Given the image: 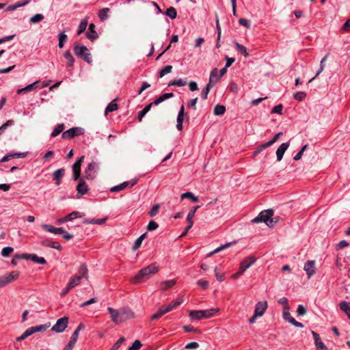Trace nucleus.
<instances>
[{"mask_svg": "<svg viewBox=\"0 0 350 350\" xmlns=\"http://www.w3.org/2000/svg\"><path fill=\"white\" fill-rule=\"evenodd\" d=\"M107 310L111 314L112 321L116 324H120L134 317L133 313L127 308L116 310L111 307H108Z\"/></svg>", "mask_w": 350, "mask_h": 350, "instance_id": "f257e3e1", "label": "nucleus"}, {"mask_svg": "<svg viewBox=\"0 0 350 350\" xmlns=\"http://www.w3.org/2000/svg\"><path fill=\"white\" fill-rule=\"evenodd\" d=\"M158 271V266L156 263H152L139 271L137 274L132 278L131 282L133 284L142 282L144 280L150 278L151 275L155 274Z\"/></svg>", "mask_w": 350, "mask_h": 350, "instance_id": "f03ea898", "label": "nucleus"}, {"mask_svg": "<svg viewBox=\"0 0 350 350\" xmlns=\"http://www.w3.org/2000/svg\"><path fill=\"white\" fill-rule=\"evenodd\" d=\"M79 275H75L70 278L68 285L72 289L81 283L82 278H88V270L85 264H81L78 271Z\"/></svg>", "mask_w": 350, "mask_h": 350, "instance_id": "7ed1b4c3", "label": "nucleus"}, {"mask_svg": "<svg viewBox=\"0 0 350 350\" xmlns=\"http://www.w3.org/2000/svg\"><path fill=\"white\" fill-rule=\"evenodd\" d=\"M219 311V309L217 308L202 310H191L189 316L191 320H201L202 319H209Z\"/></svg>", "mask_w": 350, "mask_h": 350, "instance_id": "20e7f679", "label": "nucleus"}, {"mask_svg": "<svg viewBox=\"0 0 350 350\" xmlns=\"http://www.w3.org/2000/svg\"><path fill=\"white\" fill-rule=\"evenodd\" d=\"M273 211L271 209L263 211L259 213V215L255 217L252 222H265L269 227L273 226Z\"/></svg>", "mask_w": 350, "mask_h": 350, "instance_id": "39448f33", "label": "nucleus"}, {"mask_svg": "<svg viewBox=\"0 0 350 350\" xmlns=\"http://www.w3.org/2000/svg\"><path fill=\"white\" fill-rule=\"evenodd\" d=\"M75 54L79 58L83 59L88 63L92 62L91 54L89 52L88 49L84 45H79L75 44L73 47Z\"/></svg>", "mask_w": 350, "mask_h": 350, "instance_id": "423d86ee", "label": "nucleus"}, {"mask_svg": "<svg viewBox=\"0 0 350 350\" xmlns=\"http://www.w3.org/2000/svg\"><path fill=\"white\" fill-rule=\"evenodd\" d=\"M256 258L254 256H249L244 258L240 263L239 270L232 275V279L239 278L247 269H249L254 262Z\"/></svg>", "mask_w": 350, "mask_h": 350, "instance_id": "0eeeda50", "label": "nucleus"}, {"mask_svg": "<svg viewBox=\"0 0 350 350\" xmlns=\"http://www.w3.org/2000/svg\"><path fill=\"white\" fill-rule=\"evenodd\" d=\"M98 170V163L94 161L88 164L84 170V176L83 178L87 180H93L96 176V172Z\"/></svg>", "mask_w": 350, "mask_h": 350, "instance_id": "6e6552de", "label": "nucleus"}, {"mask_svg": "<svg viewBox=\"0 0 350 350\" xmlns=\"http://www.w3.org/2000/svg\"><path fill=\"white\" fill-rule=\"evenodd\" d=\"M84 133V129L81 127H73L71 128L62 134V137L63 139H70L74 138L76 136H79L83 135Z\"/></svg>", "mask_w": 350, "mask_h": 350, "instance_id": "1a4fd4ad", "label": "nucleus"}, {"mask_svg": "<svg viewBox=\"0 0 350 350\" xmlns=\"http://www.w3.org/2000/svg\"><path fill=\"white\" fill-rule=\"evenodd\" d=\"M68 324V318L64 317L57 319L56 323L52 327L51 330L56 333H62L66 329Z\"/></svg>", "mask_w": 350, "mask_h": 350, "instance_id": "9d476101", "label": "nucleus"}, {"mask_svg": "<svg viewBox=\"0 0 350 350\" xmlns=\"http://www.w3.org/2000/svg\"><path fill=\"white\" fill-rule=\"evenodd\" d=\"M18 277L17 271H12L10 273L0 276V288H2L12 281L16 280Z\"/></svg>", "mask_w": 350, "mask_h": 350, "instance_id": "9b49d317", "label": "nucleus"}, {"mask_svg": "<svg viewBox=\"0 0 350 350\" xmlns=\"http://www.w3.org/2000/svg\"><path fill=\"white\" fill-rule=\"evenodd\" d=\"M85 157H80L76 162L72 165V174H73V180H77L79 179L81 176V166L84 160Z\"/></svg>", "mask_w": 350, "mask_h": 350, "instance_id": "f8f14e48", "label": "nucleus"}, {"mask_svg": "<svg viewBox=\"0 0 350 350\" xmlns=\"http://www.w3.org/2000/svg\"><path fill=\"white\" fill-rule=\"evenodd\" d=\"M137 183V179H133V180H131L129 181H125L120 185L113 187L111 189V192L120 191L124 189L125 188H126L127 187H133Z\"/></svg>", "mask_w": 350, "mask_h": 350, "instance_id": "ddd939ff", "label": "nucleus"}, {"mask_svg": "<svg viewBox=\"0 0 350 350\" xmlns=\"http://www.w3.org/2000/svg\"><path fill=\"white\" fill-rule=\"evenodd\" d=\"M308 278H310L316 273L315 262L314 260L307 261L304 267Z\"/></svg>", "mask_w": 350, "mask_h": 350, "instance_id": "4468645a", "label": "nucleus"}, {"mask_svg": "<svg viewBox=\"0 0 350 350\" xmlns=\"http://www.w3.org/2000/svg\"><path fill=\"white\" fill-rule=\"evenodd\" d=\"M267 302L266 301L258 302L256 304L254 310V314H256V317H262L267 310Z\"/></svg>", "mask_w": 350, "mask_h": 350, "instance_id": "2eb2a0df", "label": "nucleus"}, {"mask_svg": "<svg viewBox=\"0 0 350 350\" xmlns=\"http://www.w3.org/2000/svg\"><path fill=\"white\" fill-rule=\"evenodd\" d=\"M78 180H79V183L76 188L78 193H79L81 195L86 194L89 191V187L86 184V183L84 180V178H79V179H78Z\"/></svg>", "mask_w": 350, "mask_h": 350, "instance_id": "dca6fc26", "label": "nucleus"}, {"mask_svg": "<svg viewBox=\"0 0 350 350\" xmlns=\"http://www.w3.org/2000/svg\"><path fill=\"white\" fill-rule=\"evenodd\" d=\"M312 334L314 338V344H315L317 350H320V349L327 350V348L325 345V344L323 342V341L321 340L319 334H317V332H315L314 331H312Z\"/></svg>", "mask_w": 350, "mask_h": 350, "instance_id": "f3484780", "label": "nucleus"}, {"mask_svg": "<svg viewBox=\"0 0 350 350\" xmlns=\"http://www.w3.org/2000/svg\"><path fill=\"white\" fill-rule=\"evenodd\" d=\"M41 227L43 230L55 234H61L64 232V229L63 228H56L49 224H42Z\"/></svg>", "mask_w": 350, "mask_h": 350, "instance_id": "a211bd4d", "label": "nucleus"}, {"mask_svg": "<svg viewBox=\"0 0 350 350\" xmlns=\"http://www.w3.org/2000/svg\"><path fill=\"white\" fill-rule=\"evenodd\" d=\"M290 143L289 142H285L282 143L279 148L276 150V156H277V160L278 161H281L283 158L284 154L286 152V150L289 147Z\"/></svg>", "mask_w": 350, "mask_h": 350, "instance_id": "6ab92c4d", "label": "nucleus"}, {"mask_svg": "<svg viewBox=\"0 0 350 350\" xmlns=\"http://www.w3.org/2000/svg\"><path fill=\"white\" fill-rule=\"evenodd\" d=\"M39 83H40V81H36L27 85L26 87L23 88L18 89L16 92L18 94H25L28 92H31L38 88V84Z\"/></svg>", "mask_w": 350, "mask_h": 350, "instance_id": "aec40b11", "label": "nucleus"}, {"mask_svg": "<svg viewBox=\"0 0 350 350\" xmlns=\"http://www.w3.org/2000/svg\"><path fill=\"white\" fill-rule=\"evenodd\" d=\"M221 77L218 75V70L217 68H214L210 74L209 77V81L208 84H210L211 86H213L215 84H216L219 80L220 79Z\"/></svg>", "mask_w": 350, "mask_h": 350, "instance_id": "412c9836", "label": "nucleus"}, {"mask_svg": "<svg viewBox=\"0 0 350 350\" xmlns=\"http://www.w3.org/2000/svg\"><path fill=\"white\" fill-rule=\"evenodd\" d=\"M64 174L65 170L64 168L58 169L53 174V180H55V184L57 185H60L62 178L64 176Z\"/></svg>", "mask_w": 350, "mask_h": 350, "instance_id": "4be33fe9", "label": "nucleus"}, {"mask_svg": "<svg viewBox=\"0 0 350 350\" xmlns=\"http://www.w3.org/2000/svg\"><path fill=\"white\" fill-rule=\"evenodd\" d=\"M41 245L44 247L55 248L59 251H62V246L57 241H50L48 240H44L41 241Z\"/></svg>", "mask_w": 350, "mask_h": 350, "instance_id": "5701e85b", "label": "nucleus"}, {"mask_svg": "<svg viewBox=\"0 0 350 350\" xmlns=\"http://www.w3.org/2000/svg\"><path fill=\"white\" fill-rule=\"evenodd\" d=\"M327 57H328V54L325 55L322 58V59L321 60V62H320V68H319V70L316 73L315 76L313 78H312L311 79L309 80V81H308L309 83L312 82L323 71V70L325 68V62Z\"/></svg>", "mask_w": 350, "mask_h": 350, "instance_id": "b1692460", "label": "nucleus"}, {"mask_svg": "<svg viewBox=\"0 0 350 350\" xmlns=\"http://www.w3.org/2000/svg\"><path fill=\"white\" fill-rule=\"evenodd\" d=\"M173 96H174V94L173 93H165V94H162L161 96H160L154 101H153L152 104L154 105H158L159 104H160L163 101H164V100H167L168 98H172Z\"/></svg>", "mask_w": 350, "mask_h": 350, "instance_id": "393cba45", "label": "nucleus"}, {"mask_svg": "<svg viewBox=\"0 0 350 350\" xmlns=\"http://www.w3.org/2000/svg\"><path fill=\"white\" fill-rule=\"evenodd\" d=\"M182 302V298H178L176 300L172 301L167 306H165V310H167V312H169L175 308H176L177 306H178L179 305H180Z\"/></svg>", "mask_w": 350, "mask_h": 350, "instance_id": "a878e982", "label": "nucleus"}, {"mask_svg": "<svg viewBox=\"0 0 350 350\" xmlns=\"http://www.w3.org/2000/svg\"><path fill=\"white\" fill-rule=\"evenodd\" d=\"M118 109V105L116 103V100H112L108 104L105 110V115H107L109 112H113Z\"/></svg>", "mask_w": 350, "mask_h": 350, "instance_id": "bb28decb", "label": "nucleus"}, {"mask_svg": "<svg viewBox=\"0 0 350 350\" xmlns=\"http://www.w3.org/2000/svg\"><path fill=\"white\" fill-rule=\"evenodd\" d=\"M88 23V21L87 18H83L81 21L79 27H78L77 32V34L78 36L81 35L82 33H83L85 31V30L87 28Z\"/></svg>", "mask_w": 350, "mask_h": 350, "instance_id": "cd10ccee", "label": "nucleus"}, {"mask_svg": "<svg viewBox=\"0 0 350 350\" xmlns=\"http://www.w3.org/2000/svg\"><path fill=\"white\" fill-rule=\"evenodd\" d=\"M154 105L152 103H150L149 105H146L142 110L139 111L138 112V120L139 122H142L143 117L150 110L151 107Z\"/></svg>", "mask_w": 350, "mask_h": 350, "instance_id": "c85d7f7f", "label": "nucleus"}, {"mask_svg": "<svg viewBox=\"0 0 350 350\" xmlns=\"http://www.w3.org/2000/svg\"><path fill=\"white\" fill-rule=\"evenodd\" d=\"M176 281L175 280H165L161 283V288L162 291H166L167 289L172 287L175 285Z\"/></svg>", "mask_w": 350, "mask_h": 350, "instance_id": "c756f323", "label": "nucleus"}, {"mask_svg": "<svg viewBox=\"0 0 350 350\" xmlns=\"http://www.w3.org/2000/svg\"><path fill=\"white\" fill-rule=\"evenodd\" d=\"M340 308L348 316L350 319V303L343 301L340 304Z\"/></svg>", "mask_w": 350, "mask_h": 350, "instance_id": "7c9ffc66", "label": "nucleus"}, {"mask_svg": "<svg viewBox=\"0 0 350 350\" xmlns=\"http://www.w3.org/2000/svg\"><path fill=\"white\" fill-rule=\"evenodd\" d=\"M146 236H147V233L145 232V233L142 234L139 238H137L135 240V241L133 245V247H132L133 250L135 251L140 247L143 240L146 237Z\"/></svg>", "mask_w": 350, "mask_h": 350, "instance_id": "2f4dec72", "label": "nucleus"}, {"mask_svg": "<svg viewBox=\"0 0 350 350\" xmlns=\"http://www.w3.org/2000/svg\"><path fill=\"white\" fill-rule=\"evenodd\" d=\"M64 57L67 60V66L72 67L75 63V59L69 51H66L64 53Z\"/></svg>", "mask_w": 350, "mask_h": 350, "instance_id": "473e14b6", "label": "nucleus"}, {"mask_svg": "<svg viewBox=\"0 0 350 350\" xmlns=\"http://www.w3.org/2000/svg\"><path fill=\"white\" fill-rule=\"evenodd\" d=\"M29 257H30V260H31L36 263H38L40 265H45L46 263V261L44 259V258L39 257L36 254H31L29 255Z\"/></svg>", "mask_w": 350, "mask_h": 350, "instance_id": "72a5a7b5", "label": "nucleus"}, {"mask_svg": "<svg viewBox=\"0 0 350 350\" xmlns=\"http://www.w3.org/2000/svg\"><path fill=\"white\" fill-rule=\"evenodd\" d=\"M236 49L241 53L244 57H247L249 56V53H247V49L243 45L239 44V42L234 43Z\"/></svg>", "mask_w": 350, "mask_h": 350, "instance_id": "f704fd0d", "label": "nucleus"}, {"mask_svg": "<svg viewBox=\"0 0 350 350\" xmlns=\"http://www.w3.org/2000/svg\"><path fill=\"white\" fill-rule=\"evenodd\" d=\"M110 9L108 8H105L99 10L98 17L101 21H104L108 18V13Z\"/></svg>", "mask_w": 350, "mask_h": 350, "instance_id": "c9c22d12", "label": "nucleus"}, {"mask_svg": "<svg viewBox=\"0 0 350 350\" xmlns=\"http://www.w3.org/2000/svg\"><path fill=\"white\" fill-rule=\"evenodd\" d=\"M58 40H59V44H58V46L62 49L64 47V44L65 42L67 41L68 40V36L67 35L64 33V31L63 32H61L59 35H58Z\"/></svg>", "mask_w": 350, "mask_h": 350, "instance_id": "e433bc0d", "label": "nucleus"}, {"mask_svg": "<svg viewBox=\"0 0 350 350\" xmlns=\"http://www.w3.org/2000/svg\"><path fill=\"white\" fill-rule=\"evenodd\" d=\"M180 198L182 200L189 198L193 202H198L199 201L198 198L189 191L182 193Z\"/></svg>", "mask_w": 350, "mask_h": 350, "instance_id": "4c0bfd02", "label": "nucleus"}, {"mask_svg": "<svg viewBox=\"0 0 350 350\" xmlns=\"http://www.w3.org/2000/svg\"><path fill=\"white\" fill-rule=\"evenodd\" d=\"M49 327V325L44 324V325H40L38 326H33L31 327V332L33 334L36 332H43L46 330V329Z\"/></svg>", "mask_w": 350, "mask_h": 350, "instance_id": "58836bf2", "label": "nucleus"}, {"mask_svg": "<svg viewBox=\"0 0 350 350\" xmlns=\"http://www.w3.org/2000/svg\"><path fill=\"white\" fill-rule=\"evenodd\" d=\"M236 241H234V242H229V243H227L224 245H222L219 247H218L217 248H216L214 251L210 252L208 254V256H210L214 254H217L219 252H221V250L226 249V248H228L229 247L232 243H235Z\"/></svg>", "mask_w": 350, "mask_h": 350, "instance_id": "ea45409f", "label": "nucleus"}, {"mask_svg": "<svg viewBox=\"0 0 350 350\" xmlns=\"http://www.w3.org/2000/svg\"><path fill=\"white\" fill-rule=\"evenodd\" d=\"M187 84V82L182 79H174L173 81H170L168 83L169 86H177L182 87Z\"/></svg>", "mask_w": 350, "mask_h": 350, "instance_id": "a19ab883", "label": "nucleus"}, {"mask_svg": "<svg viewBox=\"0 0 350 350\" xmlns=\"http://www.w3.org/2000/svg\"><path fill=\"white\" fill-rule=\"evenodd\" d=\"M64 129V124H59L57 125V126L54 129L53 132L51 133V136L52 137H55L57 136L59 134H60Z\"/></svg>", "mask_w": 350, "mask_h": 350, "instance_id": "79ce46f5", "label": "nucleus"}, {"mask_svg": "<svg viewBox=\"0 0 350 350\" xmlns=\"http://www.w3.org/2000/svg\"><path fill=\"white\" fill-rule=\"evenodd\" d=\"M226 111V107L224 105H217L214 107V114L215 116L223 115Z\"/></svg>", "mask_w": 350, "mask_h": 350, "instance_id": "37998d69", "label": "nucleus"}, {"mask_svg": "<svg viewBox=\"0 0 350 350\" xmlns=\"http://www.w3.org/2000/svg\"><path fill=\"white\" fill-rule=\"evenodd\" d=\"M165 14L168 16L170 18L174 19L177 16V12L174 7H170L167 9Z\"/></svg>", "mask_w": 350, "mask_h": 350, "instance_id": "c03bdc74", "label": "nucleus"}, {"mask_svg": "<svg viewBox=\"0 0 350 350\" xmlns=\"http://www.w3.org/2000/svg\"><path fill=\"white\" fill-rule=\"evenodd\" d=\"M33 334V332H31V327L25 330V332L19 337H18L16 340L17 342H20V341H22L23 340H25V338H27V337L30 336L31 335Z\"/></svg>", "mask_w": 350, "mask_h": 350, "instance_id": "a18cd8bd", "label": "nucleus"}, {"mask_svg": "<svg viewBox=\"0 0 350 350\" xmlns=\"http://www.w3.org/2000/svg\"><path fill=\"white\" fill-rule=\"evenodd\" d=\"M200 206L199 205L198 206H196L194 207H193L188 213L187 214V221H193V217L195 216V214H196V212L197 211V210L200 208Z\"/></svg>", "mask_w": 350, "mask_h": 350, "instance_id": "49530a36", "label": "nucleus"}, {"mask_svg": "<svg viewBox=\"0 0 350 350\" xmlns=\"http://www.w3.org/2000/svg\"><path fill=\"white\" fill-rule=\"evenodd\" d=\"M213 86H211L210 84L207 83L206 87L202 90L201 92V98L202 100L207 99L208 94L212 88Z\"/></svg>", "mask_w": 350, "mask_h": 350, "instance_id": "de8ad7c7", "label": "nucleus"}, {"mask_svg": "<svg viewBox=\"0 0 350 350\" xmlns=\"http://www.w3.org/2000/svg\"><path fill=\"white\" fill-rule=\"evenodd\" d=\"M86 37L91 41H94L98 38V34L96 30L88 31L85 34Z\"/></svg>", "mask_w": 350, "mask_h": 350, "instance_id": "09e8293b", "label": "nucleus"}, {"mask_svg": "<svg viewBox=\"0 0 350 350\" xmlns=\"http://www.w3.org/2000/svg\"><path fill=\"white\" fill-rule=\"evenodd\" d=\"M172 66L171 65H167L166 66H165L163 69H161L159 71V77L161 78L163 76H165V75L170 73L172 72Z\"/></svg>", "mask_w": 350, "mask_h": 350, "instance_id": "8fccbe9b", "label": "nucleus"}, {"mask_svg": "<svg viewBox=\"0 0 350 350\" xmlns=\"http://www.w3.org/2000/svg\"><path fill=\"white\" fill-rule=\"evenodd\" d=\"M106 221V219H93L91 220H85L83 221L84 224H97V225H102Z\"/></svg>", "mask_w": 350, "mask_h": 350, "instance_id": "3c124183", "label": "nucleus"}, {"mask_svg": "<svg viewBox=\"0 0 350 350\" xmlns=\"http://www.w3.org/2000/svg\"><path fill=\"white\" fill-rule=\"evenodd\" d=\"M44 19V16L42 14H36L30 18L29 21L32 23H38Z\"/></svg>", "mask_w": 350, "mask_h": 350, "instance_id": "603ef678", "label": "nucleus"}, {"mask_svg": "<svg viewBox=\"0 0 350 350\" xmlns=\"http://www.w3.org/2000/svg\"><path fill=\"white\" fill-rule=\"evenodd\" d=\"M82 215L81 213L78 211H73L70 213V214L67 215L66 216V219H67V221H72V219L77 218V217H81Z\"/></svg>", "mask_w": 350, "mask_h": 350, "instance_id": "864d4df0", "label": "nucleus"}, {"mask_svg": "<svg viewBox=\"0 0 350 350\" xmlns=\"http://www.w3.org/2000/svg\"><path fill=\"white\" fill-rule=\"evenodd\" d=\"M278 302L282 305L283 306V308H284V310H290V307H289V305H288V299L286 297H282L280 298Z\"/></svg>", "mask_w": 350, "mask_h": 350, "instance_id": "5fc2aeb1", "label": "nucleus"}, {"mask_svg": "<svg viewBox=\"0 0 350 350\" xmlns=\"http://www.w3.org/2000/svg\"><path fill=\"white\" fill-rule=\"evenodd\" d=\"M14 124V121L12 120H8L5 123H4L3 125L0 126V136L3 135V133L5 132V129L8 128V126H12Z\"/></svg>", "mask_w": 350, "mask_h": 350, "instance_id": "6e6d98bb", "label": "nucleus"}, {"mask_svg": "<svg viewBox=\"0 0 350 350\" xmlns=\"http://www.w3.org/2000/svg\"><path fill=\"white\" fill-rule=\"evenodd\" d=\"M159 208L160 205L159 204L154 205L148 213L149 216L151 217H154L158 213Z\"/></svg>", "mask_w": 350, "mask_h": 350, "instance_id": "4d7b16f0", "label": "nucleus"}, {"mask_svg": "<svg viewBox=\"0 0 350 350\" xmlns=\"http://www.w3.org/2000/svg\"><path fill=\"white\" fill-rule=\"evenodd\" d=\"M12 247H5L1 250V255L4 257H8L13 252Z\"/></svg>", "mask_w": 350, "mask_h": 350, "instance_id": "13d9d810", "label": "nucleus"}, {"mask_svg": "<svg viewBox=\"0 0 350 350\" xmlns=\"http://www.w3.org/2000/svg\"><path fill=\"white\" fill-rule=\"evenodd\" d=\"M158 227H159V225L157 224V222H155V221H153V220H151V221L148 223V226H147V230H148V231H152V230H154L157 229V228H158Z\"/></svg>", "mask_w": 350, "mask_h": 350, "instance_id": "bf43d9fd", "label": "nucleus"}, {"mask_svg": "<svg viewBox=\"0 0 350 350\" xmlns=\"http://www.w3.org/2000/svg\"><path fill=\"white\" fill-rule=\"evenodd\" d=\"M142 346V344L141 342L138 340H136L133 345L129 348V350H139L141 347Z\"/></svg>", "mask_w": 350, "mask_h": 350, "instance_id": "052dcab7", "label": "nucleus"}, {"mask_svg": "<svg viewBox=\"0 0 350 350\" xmlns=\"http://www.w3.org/2000/svg\"><path fill=\"white\" fill-rule=\"evenodd\" d=\"M306 96V94L304 92H297L293 95L294 98L299 101L302 100Z\"/></svg>", "mask_w": 350, "mask_h": 350, "instance_id": "680f3d73", "label": "nucleus"}, {"mask_svg": "<svg viewBox=\"0 0 350 350\" xmlns=\"http://www.w3.org/2000/svg\"><path fill=\"white\" fill-rule=\"evenodd\" d=\"M124 338L121 337L119 340L116 341V342L113 345V346L111 347V350H118V349L120 347L122 342L124 341Z\"/></svg>", "mask_w": 350, "mask_h": 350, "instance_id": "e2e57ef3", "label": "nucleus"}, {"mask_svg": "<svg viewBox=\"0 0 350 350\" xmlns=\"http://www.w3.org/2000/svg\"><path fill=\"white\" fill-rule=\"evenodd\" d=\"M298 316H304L306 314V309L303 305H299L297 309Z\"/></svg>", "mask_w": 350, "mask_h": 350, "instance_id": "0e129e2a", "label": "nucleus"}, {"mask_svg": "<svg viewBox=\"0 0 350 350\" xmlns=\"http://www.w3.org/2000/svg\"><path fill=\"white\" fill-rule=\"evenodd\" d=\"M183 328L185 330V332H195V333L199 332L198 329L194 328L191 325H184L183 327Z\"/></svg>", "mask_w": 350, "mask_h": 350, "instance_id": "69168bd1", "label": "nucleus"}, {"mask_svg": "<svg viewBox=\"0 0 350 350\" xmlns=\"http://www.w3.org/2000/svg\"><path fill=\"white\" fill-rule=\"evenodd\" d=\"M282 109H283V106L282 104H279L276 106H275L272 109H271V113H279V114H282Z\"/></svg>", "mask_w": 350, "mask_h": 350, "instance_id": "338daca9", "label": "nucleus"}, {"mask_svg": "<svg viewBox=\"0 0 350 350\" xmlns=\"http://www.w3.org/2000/svg\"><path fill=\"white\" fill-rule=\"evenodd\" d=\"M342 30L344 32H350V18L342 25Z\"/></svg>", "mask_w": 350, "mask_h": 350, "instance_id": "774afa93", "label": "nucleus"}]
</instances>
